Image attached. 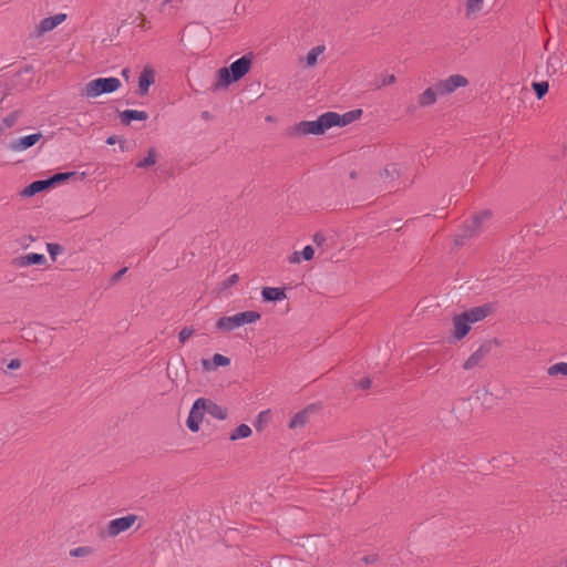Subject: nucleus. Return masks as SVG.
I'll return each instance as SVG.
<instances>
[{"instance_id":"393cba45","label":"nucleus","mask_w":567,"mask_h":567,"mask_svg":"<svg viewBox=\"0 0 567 567\" xmlns=\"http://www.w3.org/2000/svg\"><path fill=\"white\" fill-rule=\"evenodd\" d=\"M251 429L247 424H240L238 425L230 434L229 440L230 441H237L240 439H247L251 435Z\"/></svg>"},{"instance_id":"7c9ffc66","label":"nucleus","mask_w":567,"mask_h":567,"mask_svg":"<svg viewBox=\"0 0 567 567\" xmlns=\"http://www.w3.org/2000/svg\"><path fill=\"white\" fill-rule=\"evenodd\" d=\"M93 554V548L90 546H79L70 550L72 557H86Z\"/></svg>"},{"instance_id":"f03ea898","label":"nucleus","mask_w":567,"mask_h":567,"mask_svg":"<svg viewBox=\"0 0 567 567\" xmlns=\"http://www.w3.org/2000/svg\"><path fill=\"white\" fill-rule=\"evenodd\" d=\"M260 313L257 311H244L234 316H225L217 320L216 327L223 331H231L244 324H249L258 321Z\"/></svg>"},{"instance_id":"ddd939ff","label":"nucleus","mask_w":567,"mask_h":567,"mask_svg":"<svg viewBox=\"0 0 567 567\" xmlns=\"http://www.w3.org/2000/svg\"><path fill=\"white\" fill-rule=\"evenodd\" d=\"M327 114L333 116V118L331 120L333 122V123H331V127H333V126L342 127V126H346V125L352 123L353 121L358 120L361 116L362 111L361 110H352L344 114H338L336 112H327Z\"/></svg>"},{"instance_id":"aec40b11","label":"nucleus","mask_w":567,"mask_h":567,"mask_svg":"<svg viewBox=\"0 0 567 567\" xmlns=\"http://www.w3.org/2000/svg\"><path fill=\"white\" fill-rule=\"evenodd\" d=\"M439 97L437 91L435 86L427 87L424 92H422L417 97V104L421 107H426L436 102Z\"/></svg>"},{"instance_id":"8fccbe9b","label":"nucleus","mask_w":567,"mask_h":567,"mask_svg":"<svg viewBox=\"0 0 567 567\" xmlns=\"http://www.w3.org/2000/svg\"><path fill=\"white\" fill-rule=\"evenodd\" d=\"M357 174L354 172L351 173V178H355Z\"/></svg>"},{"instance_id":"a18cd8bd","label":"nucleus","mask_w":567,"mask_h":567,"mask_svg":"<svg viewBox=\"0 0 567 567\" xmlns=\"http://www.w3.org/2000/svg\"><path fill=\"white\" fill-rule=\"evenodd\" d=\"M117 142V137L115 135L107 137L106 143L109 145H114Z\"/></svg>"},{"instance_id":"4468645a","label":"nucleus","mask_w":567,"mask_h":567,"mask_svg":"<svg viewBox=\"0 0 567 567\" xmlns=\"http://www.w3.org/2000/svg\"><path fill=\"white\" fill-rule=\"evenodd\" d=\"M155 82V71L151 66H145L138 76V93L145 95L150 86Z\"/></svg>"},{"instance_id":"4c0bfd02","label":"nucleus","mask_w":567,"mask_h":567,"mask_svg":"<svg viewBox=\"0 0 567 567\" xmlns=\"http://www.w3.org/2000/svg\"><path fill=\"white\" fill-rule=\"evenodd\" d=\"M395 82V76L393 74H382L380 76V84L378 87L393 84Z\"/></svg>"},{"instance_id":"de8ad7c7","label":"nucleus","mask_w":567,"mask_h":567,"mask_svg":"<svg viewBox=\"0 0 567 567\" xmlns=\"http://www.w3.org/2000/svg\"><path fill=\"white\" fill-rule=\"evenodd\" d=\"M122 74H123L124 76H127V74H128V70H127V69H124V70L122 71Z\"/></svg>"},{"instance_id":"9b49d317","label":"nucleus","mask_w":567,"mask_h":567,"mask_svg":"<svg viewBox=\"0 0 567 567\" xmlns=\"http://www.w3.org/2000/svg\"><path fill=\"white\" fill-rule=\"evenodd\" d=\"M42 137L41 133L30 134L12 141L9 148L13 152H23L35 145Z\"/></svg>"},{"instance_id":"0eeeda50","label":"nucleus","mask_w":567,"mask_h":567,"mask_svg":"<svg viewBox=\"0 0 567 567\" xmlns=\"http://www.w3.org/2000/svg\"><path fill=\"white\" fill-rule=\"evenodd\" d=\"M491 216L492 214L487 209L475 213L471 220L466 225H463V240L480 235L489 221Z\"/></svg>"},{"instance_id":"09e8293b","label":"nucleus","mask_w":567,"mask_h":567,"mask_svg":"<svg viewBox=\"0 0 567 567\" xmlns=\"http://www.w3.org/2000/svg\"><path fill=\"white\" fill-rule=\"evenodd\" d=\"M467 85V80L463 78V87Z\"/></svg>"},{"instance_id":"39448f33","label":"nucleus","mask_w":567,"mask_h":567,"mask_svg":"<svg viewBox=\"0 0 567 567\" xmlns=\"http://www.w3.org/2000/svg\"><path fill=\"white\" fill-rule=\"evenodd\" d=\"M494 310L492 303H485L478 307L463 311V338L471 331L472 324L487 318Z\"/></svg>"},{"instance_id":"7ed1b4c3","label":"nucleus","mask_w":567,"mask_h":567,"mask_svg":"<svg viewBox=\"0 0 567 567\" xmlns=\"http://www.w3.org/2000/svg\"><path fill=\"white\" fill-rule=\"evenodd\" d=\"M122 83L117 78H99L90 81L84 87V95L90 99L115 92Z\"/></svg>"},{"instance_id":"c756f323","label":"nucleus","mask_w":567,"mask_h":567,"mask_svg":"<svg viewBox=\"0 0 567 567\" xmlns=\"http://www.w3.org/2000/svg\"><path fill=\"white\" fill-rule=\"evenodd\" d=\"M75 172H66V173H56L53 176H51L49 179L51 187L54 185H58L62 182L68 181L71 176H74Z\"/></svg>"},{"instance_id":"cd10ccee","label":"nucleus","mask_w":567,"mask_h":567,"mask_svg":"<svg viewBox=\"0 0 567 567\" xmlns=\"http://www.w3.org/2000/svg\"><path fill=\"white\" fill-rule=\"evenodd\" d=\"M324 51V47L323 45H317L315 48H312L307 56H306V63L308 66H313L316 65L317 61H318V58L319 55Z\"/></svg>"},{"instance_id":"a211bd4d","label":"nucleus","mask_w":567,"mask_h":567,"mask_svg":"<svg viewBox=\"0 0 567 567\" xmlns=\"http://www.w3.org/2000/svg\"><path fill=\"white\" fill-rule=\"evenodd\" d=\"M261 297L264 301H281L286 298L285 289L277 287H265L261 290Z\"/></svg>"},{"instance_id":"2eb2a0df","label":"nucleus","mask_w":567,"mask_h":567,"mask_svg":"<svg viewBox=\"0 0 567 567\" xmlns=\"http://www.w3.org/2000/svg\"><path fill=\"white\" fill-rule=\"evenodd\" d=\"M229 364L230 359L219 353L214 354L212 359L202 360V365L206 371H213L219 367H227Z\"/></svg>"},{"instance_id":"bb28decb","label":"nucleus","mask_w":567,"mask_h":567,"mask_svg":"<svg viewBox=\"0 0 567 567\" xmlns=\"http://www.w3.org/2000/svg\"><path fill=\"white\" fill-rule=\"evenodd\" d=\"M549 377L564 375L567 377V362H557L547 368Z\"/></svg>"},{"instance_id":"c85d7f7f","label":"nucleus","mask_w":567,"mask_h":567,"mask_svg":"<svg viewBox=\"0 0 567 567\" xmlns=\"http://www.w3.org/2000/svg\"><path fill=\"white\" fill-rule=\"evenodd\" d=\"M532 87L538 100L543 99L548 92L549 84L547 81L533 82Z\"/></svg>"},{"instance_id":"72a5a7b5","label":"nucleus","mask_w":567,"mask_h":567,"mask_svg":"<svg viewBox=\"0 0 567 567\" xmlns=\"http://www.w3.org/2000/svg\"><path fill=\"white\" fill-rule=\"evenodd\" d=\"M476 400H481L485 408H489L493 404V392H482V395L476 396Z\"/></svg>"},{"instance_id":"2f4dec72","label":"nucleus","mask_w":567,"mask_h":567,"mask_svg":"<svg viewBox=\"0 0 567 567\" xmlns=\"http://www.w3.org/2000/svg\"><path fill=\"white\" fill-rule=\"evenodd\" d=\"M399 176V169H398V166L395 164H390L388 165L383 172L381 173V177L384 178V179H394Z\"/></svg>"},{"instance_id":"f704fd0d","label":"nucleus","mask_w":567,"mask_h":567,"mask_svg":"<svg viewBox=\"0 0 567 567\" xmlns=\"http://www.w3.org/2000/svg\"><path fill=\"white\" fill-rule=\"evenodd\" d=\"M453 321H454L453 338L455 340H461V315H455L453 318Z\"/></svg>"},{"instance_id":"473e14b6","label":"nucleus","mask_w":567,"mask_h":567,"mask_svg":"<svg viewBox=\"0 0 567 567\" xmlns=\"http://www.w3.org/2000/svg\"><path fill=\"white\" fill-rule=\"evenodd\" d=\"M483 0H467L466 11L467 16L478 12L482 9Z\"/></svg>"},{"instance_id":"6e6552de","label":"nucleus","mask_w":567,"mask_h":567,"mask_svg":"<svg viewBox=\"0 0 567 567\" xmlns=\"http://www.w3.org/2000/svg\"><path fill=\"white\" fill-rule=\"evenodd\" d=\"M497 340H486L480 344V347L468 357L463 363V369H474L483 367L487 355L491 353L493 347L497 344Z\"/></svg>"},{"instance_id":"412c9836","label":"nucleus","mask_w":567,"mask_h":567,"mask_svg":"<svg viewBox=\"0 0 567 567\" xmlns=\"http://www.w3.org/2000/svg\"><path fill=\"white\" fill-rule=\"evenodd\" d=\"M205 411L217 420H225L228 415L227 409L205 399Z\"/></svg>"},{"instance_id":"a19ab883","label":"nucleus","mask_w":567,"mask_h":567,"mask_svg":"<svg viewBox=\"0 0 567 567\" xmlns=\"http://www.w3.org/2000/svg\"><path fill=\"white\" fill-rule=\"evenodd\" d=\"M238 281V275L234 274L229 276L223 284L224 288L227 289Z\"/></svg>"},{"instance_id":"b1692460","label":"nucleus","mask_w":567,"mask_h":567,"mask_svg":"<svg viewBox=\"0 0 567 567\" xmlns=\"http://www.w3.org/2000/svg\"><path fill=\"white\" fill-rule=\"evenodd\" d=\"M271 420V411L270 410H264L259 412V414L256 416L254 421V426L257 431H262L270 422Z\"/></svg>"},{"instance_id":"58836bf2","label":"nucleus","mask_w":567,"mask_h":567,"mask_svg":"<svg viewBox=\"0 0 567 567\" xmlns=\"http://www.w3.org/2000/svg\"><path fill=\"white\" fill-rule=\"evenodd\" d=\"M19 368H21V360L18 358H14V359H11L6 364V372H12L14 370H18Z\"/></svg>"},{"instance_id":"dca6fc26","label":"nucleus","mask_w":567,"mask_h":567,"mask_svg":"<svg viewBox=\"0 0 567 567\" xmlns=\"http://www.w3.org/2000/svg\"><path fill=\"white\" fill-rule=\"evenodd\" d=\"M65 19H66V14H64V13H58L55 16L44 18L43 20H41V22L39 24V32L40 33L49 32V31L53 30L54 28H56L59 24H61Z\"/></svg>"},{"instance_id":"e433bc0d","label":"nucleus","mask_w":567,"mask_h":567,"mask_svg":"<svg viewBox=\"0 0 567 567\" xmlns=\"http://www.w3.org/2000/svg\"><path fill=\"white\" fill-rule=\"evenodd\" d=\"M194 333V329L185 327L179 331L178 338L182 343L186 342Z\"/></svg>"},{"instance_id":"c9c22d12","label":"nucleus","mask_w":567,"mask_h":567,"mask_svg":"<svg viewBox=\"0 0 567 567\" xmlns=\"http://www.w3.org/2000/svg\"><path fill=\"white\" fill-rule=\"evenodd\" d=\"M47 250L50 256L54 259L58 255L62 252V247L59 244L50 243L47 245Z\"/></svg>"},{"instance_id":"a878e982","label":"nucleus","mask_w":567,"mask_h":567,"mask_svg":"<svg viewBox=\"0 0 567 567\" xmlns=\"http://www.w3.org/2000/svg\"><path fill=\"white\" fill-rule=\"evenodd\" d=\"M157 162V154H156V151L154 148H150L147 155L138 161L136 163V166L138 168H146V167H151V166H154Z\"/></svg>"},{"instance_id":"6ab92c4d","label":"nucleus","mask_w":567,"mask_h":567,"mask_svg":"<svg viewBox=\"0 0 567 567\" xmlns=\"http://www.w3.org/2000/svg\"><path fill=\"white\" fill-rule=\"evenodd\" d=\"M120 118L122 123L130 124L132 121H146L148 118V114L144 111L124 110L120 113Z\"/></svg>"},{"instance_id":"9d476101","label":"nucleus","mask_w":567,"mask_h":567,"mask_svg":"<svg viewBox=\"0 0 567 567\" xmlns=\"http://www.w3.org/2000/svg\"><path fill=\"white\" fill-rule=\"evenodd\" d=\"M434 86L439 96L449 95L461 86V74H454L446 80H441Z\"/></svg>"},{"instance_id":"f3484780","label":"nucleus","mask_w":567,"mask_h":567,"mask_svg":"<svg viewBox=\"0 0 567 567\" xmlns=\"http://www.w3.org/2000/svg\"><path fill=\"white\" fill-rule=\"evenodd\" d=\"M50 182L49 179H39L35 182H32L30 185H28L22 192V197H31L34 196L38 193H41L48 188H50Z\"/></svg>"},{"instance_id":"37998d69","label":"nucleus","mask_w":567,"mask_h":567,"mask_svg":"<svg viewBox=\"0 0 567 567\" xmlns=\"http://www.w3.org/2000/svg\"><path fill=\"white\" fill-rule=\"evenodd\" d=\"M126 270H127V268H122L117 272H115L112 277V281L116 282L117 280H120L122 278V276L126 272Z\"/></svg>"},{"instance_id":"ea45409f","label":"nucleus","mask_w":567,"mask_h":567,"mask_svg":"<svg viewBox=\"0 0 567 567\" xmlns=\"http://www.w3.org/2000/svg\"><path fill=\"white\" fill-rule=\"evenodd\" d=\"M358 386H360L362 390H368L371 385H373L372 380L368 377H362L358 381Z\"/></svg>"},{"instance_id":"49530a36","label":"nucleus","mask_w":567,"mask_h":567,"mask_svg":"<svg viewBox=\"0 0 567 567\" xmlns=\"http://www.w3.org/2000/svg\"><path fill=\"white\" fill-rule=\"evenodd\" d=\"M203 117H204V118H209V117H210V114H209L208 112H204V113H203Z\"/></svg>"},{"instance_id":"20e7f679","label":"nucleus","mask_w":567,"mask_h":567,"mask_svg":"<svg viewBox=\"0 0 567 567\" xmlns=\"http://www.w3.org/2000/svg\"><path fill=\"white\" fill-rule=\"evenodd\" d=\"M332 115L323 113L315 121H302L295 126V133L298 135H320L331 128Z\"/></svg>"},{"instance_id":"5701e85b","label":"nucleus","mask_w":567,"mask_h":567,"mask_svg":"<svg viewBox=\"0 0 567 567\" xmlns=\"http://www.w3.org/2000/svg\"><path fill=\"white\" fill-rule=\"evenodd\" d=\"M313 255H315L313 248L308 245L300 252H298V251L293 252V255L290 257L289 260L292 264H298L301 261V259L311 260L313 258Z\"/></svg>"},{"instance_id":"423d86ee","label":"nucleus","mask_w":567,"mask_h":567,"mask_svg":"<svg viewBox=\"0 0 567 567\" xmlns=\"http://www.w3.org/2000/svg\"><path fill=\"white\" fill-rule=\"evenodd\" d=\"M138 517L135 514H127L125 516L111 519L105 527L103 535L105 537L114 538L122 533L130 530L137 522Z\"/></svg>"},{"instance_id":"4be33fe9","label":"nucleus","mask_w":567,"mask_h":567,"mask_svg":"<svg viewBox=\"0 0 567 567\" xmlns=\"http://www.w3.org/2000/svg\"><path fill=\"white\" fill-rule=\"evenodd\" d=\"M45 261H47V258L44 255L31 252L25 256H22L20 258L19 265L22 267H28L31 265H43V264H45Z\"/></svg>"},{"instance_id":"c03bdc74","label":"nucleus","mask_w":567,"mask_h":567,"mask_svg":"<svg viewBox=\"0 0 567 567\" xmlns=\"http://www.w3.org/2000/svg\"><path fill=\"white\" fill-rule=\"evenodd\" d=\"M558 62H559V60H558L557 58H555V56H548V59H547V68H548V69H549V68H553V69L555 70V65H556V63H558Z\"/></svg>"},{"instance_id":"1a4fd4ad","label":"nucleus","mask_w":567,"mask_h":567,"mask_svg":"<svg viewBox=\"0 0 567 567\" xmlns=\"http://www.w3.org/2000/svg\"><path fill=\"white\" fill-rule=\"evenodd\" d=\"M205 399H197L187 417L186 425L192 432H198L205 415Z\"/></svg>"},{"instance_id":"f8f14e48","label":"nucleus","mask_w":567,"mask_h":567,"mask_svg":"<svg viewBox=\"0 0 567 567\" xmlns=\"http://www.w3.org/2000/svg\"><path fill=\"white\" fill-rule=\"evenodd\" d=\"M317 410L315 404H311L303 410L297 412L290 420L288 426L291 430L303 427L309 421L310 415Z\"/></svg>"},{"instance_id":"f257e3e1","label":"nucleus","mask_w":567,"mask_h":567,"mask_svg":"<svg viewBox=\"0 0 567 567\" xmlns=\"http://www.w3.org/2000/svg\"><path fill=\"white\" fill-rule=\"evenodd\" d=\"M252 59L250 54H245L238 60L234 61L228 68H221L217 72V81L214 84L216 90L225 89L233 82L239 81L250 70Z\"/></svg>"},{"instance_id":"79ce46f5","label":"nucleus","mask_w":567,"mask_h":567,"mask_svg":"<svg viewBox=\"0 0 567 567\" xmlns=\"http://www.w3.org/2000/svg\"><path fill=\"white\" fill-rule=\"evenodd\" d=\"M324 241H326V237L322 234L317 233L313 235V243L316 245L321 246L324 244Z\"/></svg>"}]
</instances>
